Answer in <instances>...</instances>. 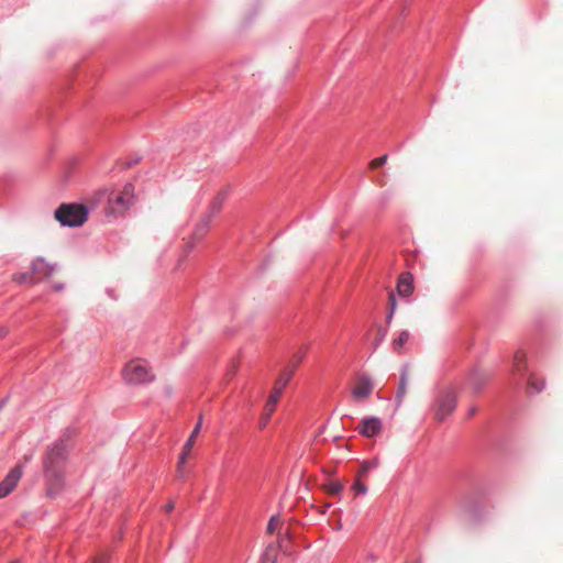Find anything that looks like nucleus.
Masks as SVG:
<instances>
[{
	"mask_svg": "<svg viewBox=\"0 0 563 563\" xmlns=\"http://www.w3.org/2000/svg\"><path fill=\"white\" fill-rule=\"evenodd\" d=\"M122 377L126 384L140 385L153 382L155 374L146 360L134 358L124 365Z\"/></svg>",
	"mask_w": 563,
	"mask_h": 563,
	"instance_id": "1",
	"label": "nucleus"
},
{
	"mask_svg": "<svg viewBox=\"0 0 563 563\" xmlns=\"http://www.w3.org/2000/svg\"><path fill=\"white\" fill-rule=\"evenodd\" d=\"M134 202V186L130 183L125 184L123 189L118 194H112L108 199L107 214L121 216L124 214Z\"/></svg>",
	"mask_w": 563,
	"mask_h": 563,
	"instance_id": "2",
	"label": "nucleus"
},
{
	"mask_svg": "<svg viewBox=\"0 0 563 563\" xmlns=\"http://www.w3.org/2000/svg\"><path fill=\"white\" fill-rule=\"evenodd\" d=\"M55 219L63 225H81L87 220V208L82 205H62L55 211Z\"/></svg>",
	"mask_w": 563,
	"mask_h": 563,
	"instance_id": "3",
	"label": "nucleus"
},
{
	"mask_svg": "<svg viewBox=\"0 0 563 563\" xmlns=\"http://www.w3.org/2000/svg\"><path fill=\"white\" fill-rule=\"evenodd\" d=\"M67 446L64 441L54 443L48 448L44 461V471H52L54 476H57L56 471H63V464L66 460Z\"/></svg>",
	"mask_w": 563,
	"mask_h": 563,
	"instance_id": "4",
	"label": "nucleus"
},
{
	"mask_svg": "<svg viewBox=\"0 0 563 563\" xmlns=\"http://www.w3.org/2000/svg\"><path fill=\"white\" fill-rule=\"evenodd\" d=\"M456 408V396L452 389L445 390L434 405V419L438 422L444 421Z\"/></svg>",
	"mask_w": 563,
	"mask_h": 563,
	"instance_id": "5",
	"label": "nucleus"
},
{
	"mask_svg": "<svg viewBox=\"0 0 563 563\" xmlns=\"http://www.w3.org/2000/svg\"><path fill=\"white\" fill-rule=\"evenodd\" d=\"M31 280L37 283L45 278L51 277L55 267L46 262L43 257H37L31 263Z\"/></svg>",
	"mask_w": 563,
	"mask_h": 563,
	"instance_id": "6",
	"label": "nucleus"
},
{
	"mask_svg": "<svg viewBox=\"0 0 563 563\" xmlns=\"http://www.w3.org/2000/svg\"><path fill=\"white\" fill-rule=\"evenodd\" d=\"M22 475L23 468L20 465H16L7 474L5 478L0 482V498L7 497L14 490Z\"/></svg>",
	"mask_w": 563,
	"mask_h": 563,
	"instance_id": "7",
	"label": "nucleus"
},
{
	"mask_svg": "<svg viewBox=\"0 0 563 563\" xmlns=\"http://www.w3.org/2000/svg\"><path fill=\"white\" fill-rule=\"evenodd\" d=\"M383 422L377 417L363 418L357 427L360 434L366 438H373L382 432Z\"/></svg>",
	"mask_w": 563,
	"mask_h": 563,
	"instance_id": "8",
	"label": "nucleus"
},
{
	"mask_svg": "<svg viewBox=\"0 0 563 563\" xmlns=\"http://www.w3.org/2000/svg\"><path fill=\"white\" fill-rule=\"evenodd\" d=\"M374 386L372 380L366 376H357L352 388V396L355 400L367 399L373 393Z\"/></svg>",
	"mask_w": 563,
	"mask_h": 563,
	"instance_id": "9",
	"label": "nucleus"
},
{
	"mask_svg": "<svg viewBox=\"0 0 563 563\" xmlns=\"http://www.w3.org/2000/svg\"><path fill=\"white\" fill-rule=\"evenodd\" d=\"M280 399V396H278V393H271V395L267 398V401L264 406L263 413L261 415L258 427L261 430L265 429L268 424L272 415L276 410V406Z\"/></svg>",
	"mask_w": 563,
	"mask_h": 563,
	"instance_id": "10",
	"label": "nucleus"
},
{
	"mask_svg": "<svg viewBox=\"0 0 563 563\" xmlns=\"http://www.w3.org/2000/svg\"><path fill=\"white\" fill-rule=\"evenodd\" d=\"M57 476H54L52 471H44L46 481H47V489L46 494L49 497H55L62 489L64 485V473L63 471H56Z\"/></svg>",
	"mask_w": 563,
	"mask_h": 563,
	"instance_id": "11",
	"label": "nucleus"
},
{
	"mask_svg": "<svg viewBox=\"0 0 563 563\" xmlns=\"http://www.w3.org/2000/svg\"><path fill=\"white\" fill-rule=\"evenodd\" d=\"M412 276L409 273H404L400 275L398 285H397V291L400 296L408 297L413 291V285H412Z\"/></svg>",
	"mask_w": 563,
	"mask_h": 563,
	"instance_id": "12",
	"label": "nucleus"
},
{
	"mask_svg": "<svg viewBox=\"0 0 563 563\" xmlns=\"http://www.w3.org/2000/svg\"><path fill=\"white\" fill-rule=\"evenodd\" d=\"M292 374L294 372L290 368H286L284 372H282L274 384L272 393H278V396L282 397L284 388L289 383Z\"/></svg>",
	"mask_w": 563,
	"mask_h": 563,
	"instance_id": "13",
	"label": "nucleus"
},
{
	"mask_svg": "<svg viewBox=\"0 0 563 563\" xmlns=\"http://www.w3.org/2000/svg\"><path fill=\"white\" fill-rule=\"evenodd\" d=\"M201 424H202V417L199 418V420L196 423L194 430L191 431L189 438L187 439V441L184 444L181 454H185V456H189L190 455V452H191V449L195 445L196 439H197L198 434L200 433Z\"/></svg>",
	"mask_w": 563,
	"mask_h": 563,
	"instance_id": "14",
	"label": "nucleus"
},
{
	"mask_svg": "<svg viewBox=\"0 0 563 563\" xmlns=\"http://www.w3.org/2000/svg\"><path fill=\"white\" fill-rule=\"evenodd\" d=\"M410 334L408 331H401L397 339L393 341V349L397 353H401L402 347L408 342Z\"/></svg>",
	"mask_w": 563,
	"mask_h": 563,
	"instance_id": "15",
	"label": "nucleus"
},
{
	"mask_svg": "<svg viewBox=\"0 0 563 563\" xmlns=\"http://www.w3.org/2000/svg\"><path fill=\"white\" fill-rule=\"evenodd\" d=\"M223 200H224V197L222 195H219L218 197H216L210 205V210H209V213L206 216V218H209L211 220L213 217H216L222 208Z\"/></svg>",
	"mask_w": 563,
	"mask_h": 563,
	"instance_id": "16",
	"label": "nucleus"
},
{
	"mask_svg": "<svg viewBox=\"0 0 563 563\" xmlns=\"http://www.w3.org/2000/svg\"><path fill=\"white\" fill-rule=\"evenodd\" d=\"M210 221L211 220L209 218L205 217L201 220V222L197 225V228L195 229L194 238L202 239L205 236V234L207 233L208 229H209Z\"/></svg>",
	"mask_w": 563,
	"mask_h": 563,
	"instance_id": "17",
	"label": "nucleus"
},
{
	"mask_svg": "<svg viewBox=\"0 0 563 563\" xmlns=\"http://www.w3.org/2000/svg\"><path fill=\"white\" fill-rule=\"evenodd\" d=\"M526 354L522 351H518L514 356V367L517 372H522L526 368Z\"/></svg>",
	"mask_w": 563,
	"mask_h": 563,
	"instance_id": "18",
	"label": "nucleus"
},
{
	"mask_svg": "<svg viewBox=\"0 0 563 563\" xmlns=\"http://www.w3.org/2000/svg\"><path fill=\"white\" fill-rule=\"evenodd\" d=\"M189 456H185V454H181L179 455V459H178V462H177V466H176V473H177V476L180 478V479H184L185 476H186V467H185V463L186 461L188 460Z\"/></svg>",
	"mask_w": 563,
	"mask_h": 563,
	"instance_id": "19",
	"label": "nucleus"
},
{
	"mask_svg": "<svg viewBox=\"0 0 563 563\" xmlns=\"http://www.w3.org/2000/svg\"><path fill=\"white\" fill-rule=\"evenodd\" d=\"M406 388H407V375L405 373H402L401 377H400L397 397H396L398 402H400L404 399V397L406 396V393H407Z\"/></svg>",
	"mask_w": 563,
	"mask_h": 563,
	"instance_id": "20",
	"label": "nucleus"
},
{
	"mask_svg": "<svg viewBox=\"0 0 563 563\" xmlns=\"http://www.w3.org/2000/svg\"><path fill=\"white\" fill-rule=\"evenodd\" d=\"M280 527V519L279 517L277 516H273L269 521H268V525H267V532L269 534H273L275 533Z\"/></svg>",
	"mask_w": 563,
	"mask_h": 563,
	"instance_id": "21",
	"label": "nucleus"
},
{
	"mask_svg": "<svg viewBox=\"0 0 563 563\" xmlns=\"http://www.w3.org/2000/svg\"><path fill=\"white\" fill-rule=\"evenodd\" d=\"M12 280L15 283H30L34 284V282L31 280V272L30 273H18L12 276Z\"/></svg>",
	"mask_w": 563,
	"mask_h": 563,
	"instance_id": "22",
	"label": "nucleus"
},
{
	"mask_svg": "<svg viewBox=\"0 0 563 563\" xmlns=\"http://www.w3.org/2000/svg\"><path fill=\"white\" fill-rule=\"evenodd\" d=\"M529 388L533 389L536 393H539L542 390L544 383L542 380H539L537 377L531 376L528 382Z\"/></svg>",
	"mask_w": 563,
	"mask_h": 563,
	"instance_id": "23",
	"label": "nucleus"
},
{
	"mask_svg": "<svg viewBox=\"0 0 563 563\" xmlns=\"http://www.w3.org/2000/svg\"><path fill=\"white\" fill-rule=\"evenodd\" d=\"M388 305H389V313L387 316V321H390V319L393 318V314L396 310V298H395V295L393 291L388 296Z\"/></svg>",
	"mask_w": 563,
	"mask_h": 563,
	"instance_id": "24",
	"label": "nucleus"
},
{
	"mask_svg": "<svg viewBox=\"0 0 563 563\" xmlns=\"http://www.w3.org/2000/svg\"><path fill=\"white\" fill-rule=\"evenodd\" d=\"M387 159H388L387 155H383L380 157L374 158V159H372L369 162V167L371 168H378V167L385 165Z\"/></svg>",
	"mask_w": 563,
	"mask_h": 563,
	"instance_id": "25",
	"label": "nucleus"
},
{
	"mask_svg": "<svg viewBox=\"0 0 563 563\" xmlns=\"http://www.w3.org/2000/svg\"><path fill=\"white\" fill-rule=\"evenodd\" d=\"M305 354L303 353H300V354H296L292 360L290 361L289 365L287 368H290L292 372H295V369L298 367V365L300 364V362L302 361Z\"/></svg>",
	"mask_w": 563,
	"mask_h": 563,
	"instance_id": "26",
	"label": "nucleus"
},
{
	"mask_svg": "<svg viewBox=\"0 0 563 563\" xmlns=\"http://www.w3.org/2000/svg\"><path fill=\"white\" fill-rule=\"evenodd\" d=\"M342 488H343V486L340 483H338V482L331 483L327 487L328 493L331 494V495L339 494L342 490Z\"/></svg>",
	"mask_w": 563,
	"mask_h": 563,
	"instance_id": "27",
	"label": "nucleus"
},
{
	"mask_svg": "<svg viewBox=\"0 0 563 563\" xmlns=\"http://www.w3.org/2000/svg\"><path fill=\"white\" fill-rule=\"evenodd\" d=\"M353 489L355 490L356 494H365L367 492V487L360 481H356L354 483Z\"/></svg>",
	"mask_w": 563,
	"mask_h": 563,
	"instance_id": "28",
	"label": "nucleus"
},
{
	"mask_svg": "<svg viewBox=\"0 0 563 563\" xmlns=\"http://www.w3.org/2000/svg\"><path fill=\"white\" fill-rule=\"evenodd\" d=\"M377 465V462H364L361 467L360 475H364L368 472L369 468Z\"/></svg>",
	"mask_w": 563,
	"mask_h": 563,
	"instance_id": "29",
	"label": "nucleus"
},
{
	"mask_svg": "<svg viewBox=\"0 0 563 563\" xmlns=\"http://www.w3.org/2000/svg\"><path fill=\"white\" fill-rule=\"evenodd\" d=\"M108 561V555L106 553H99L92 560V563H106Z\"/></svg>",
	"mask_w": 563,
	"mask_h": 563,
	"instance_id": "30",
	"label": "nucleus"
},
{
	"mask_svg": "<svg viewBox=\"0 0 563 563\" xmlns=\"http://www.w3.org/2000/svg\"><path fill=\"white\" fill-rule=\"evenodd\" d=\"M262 563H276V556L271 555L269 552H266L263 556Z\"/></svg>",
	"mask_w": 563,
	"mask_h": 563,
	"instance_id": "31",
	"label": "nucleus"
},
{
	"mask_svg": "<svg viewBox=\"0 0 563 563\" xmlns=\"http://www.w3.org/2000/svg\"><path fill=\"white\" fill-rule=\"evenodd\" d=\"M175 508V504L173 501L168 503L164 509L166 512H170Z\"/></svg>",
	"mask_w": 563,
	"mask_h": 563,
	"instance_id": "32",
	"label": "nucleus"
},
{
	"mask_svg": "<svg viewBox=\"0 0 563 563\" xmlns=\"http://www.w3.org/2000/svg\"><path fill=\"white\" fill-rule=\"evenodd\" d=\"M385 336V332H383L380 329L378 331V339H377V342L376 344H378Z\"/></svg>",
	"mask_w": 563,
	"mask_h": 563,
	"instance_id": "33",
	"label": "nucleus"
},
{
	"mask_svg": "<svg viewBox=\"0 0 563 563\" xmlns=\"http://www.w3.org/2000/svg\"><path fill=\"white\" fill-rule=\"evenodd\" d=\"M477 412V408L476 407H471L470 411H468V416L472 417L474 416L475 413Z\"/></svg>",
	"mask_w": 563,
	"mask_h": 563,
	"instance_id": "34",
	"label": "nucleus"
},
{
	"mask_svg": "<svg viewBox=\"0 0 563 563\" xmlns=\"http://www.w3.org/2000/svg\"><path fill=\"white\" fill-rule=\"evenodd\" d=\"M7 332H8V330H7V329L1 328V329H0V338H1V336H4V335L7 334Z\"/></svg>",
	"mask_w": 563,
	"mask_h": 563,
	"instance_id": "35",
	"label": "nucleus"
},
{
	"mask_svg": "<svg viewBox=\"0 0 563 563\" xmlns=\"http://www.w3.org/2000/svg\"><path fill=\"white\" fill-rule=\"evenodd\" d=\"M12 563H18V562H12Z\"/></svg>",
	"mask_w": 563,
	"mask_h": 563,
	"instance_id": "36",
	"label": "nucleus"
}]
</instances>
